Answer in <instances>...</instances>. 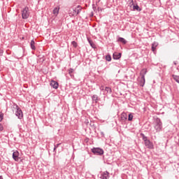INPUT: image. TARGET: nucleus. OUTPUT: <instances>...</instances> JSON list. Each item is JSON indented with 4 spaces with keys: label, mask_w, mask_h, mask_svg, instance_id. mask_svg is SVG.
<instances>
[{
    "label": "nucleus",
    "mask_w": 179,
    "mask_h": 179,
    "mask_svg": "<svg viewBox=\"0 0 179 179\" xmlns=\"http://www.w3.org/2000/svg\"><path fill=\"white\" fill-rule=\"evenodd\" d=\"M71 44L73 45V47H74V48H76V47H78V43L75 41H72Z\"/></svg>",
    "instance_id": "a878e982"
},
{
    "label": "nucleus",
    "mask_w": 179,
    "mask_h": 179,
    "mask_svg": "<svg viewBox=\"0 0 179 179\" xmlns=\"http://www.w3.org/2000/svg\"><path fill=\"white\" fill-rule=\"evenodd\" d=\"M157 45H159V43L157 42H154L152 44V51L153 52H155L156 51V47H157Z\"/></svg>",
    "instance_id": "ddd939ff"
},
{
    "label": "nucleus",
    "mask_w": 179,
    "mask_h": 179,
    "mask_svg": "<svg viewBox=\"0 0 179 179\" xmlns=\"http://www.w3.org/2000/svg\"><path fill=\"white\" fill-rule=\"evenodd\" d=\"M154 128L156 132H161V131L163 129V122H162L160 118L157 117L155 120L154 123Z\"/></svg>",
    "instance_id": "f257e3e1"
},
{
    "label": "nucleus",
    "mask_w": 179,
    "mask_h": 179,
    "mask_svg": "<svg viewBox=\"0 0 179 179\" xmlns=\"http://www.w3.org/2000/svg\"><path fill=\"white\" fill-rule=\"evenodd\" d=\"M35 44H36V43L34 42V40H31V43H30L31 50H36Z\"/></svg>",
    "instance_id": "6ab92c4d"
},
{
    "label": "nucleus",
    "mask_w": 179,
    "mask_h": 179,
    "mask_svg": "<svg viewBox=\"0 0 179 179\" xmlns=\"http://www.w3.org/2000/svg\"><path fill=\"white\" fill-rule=\"evenodd\" d=\"M59 13V8H55L53 10V15H58V13Z\"/></svg>",
    "instance_id": "4be33fe9"
},
{
    "label": "nucleus",
    "mask_w": 179,
    "mask_h": 179,
    "mask_svg": "<svg viewBox=\"0 0 179 179\" xmlns=\"http://www.w3.org/2000/svg\"><path fill=\"white\" fill-rule=\"evenodd\" d=\"M106 60L108 61V62H111V55H106Z\"/></svg>",
    "instance_id": "393cba45"
},
{
    "label": "nucleus",
    "mask_w": 179,
    "mask_h": 179,
    "mask_svg": "<svg viewBox=\"0 0 179 179\" xmlns=\"http://www.w3.org/2000/svg\"><path fill=\"white\" fill-rule=\"evenodd\" d=\"M131 2H130V5H134V0H129Z\"/></svg>",
    "instance_id": "c85d7f7f"
},
{
    "label": "nucleus",
    "mask_w": 179,
    "mask_h": 179,
    "mask_svg": "<svg viewBox=\"0 0 179 179\" xmlns=\"http://www.w3.org/2000/svg\"><path fill=\"white\" fill-rule=\"evenodd\" d=\"M144 143L148 149H153V143H152L150 140H147Z\"/></svg>",
    "instance_id": "1a4fd4ad"
},
{
    "label": "nucleus",
    "mask_w": 179,
    "mask_h": 179,
    "mask_svg": "<svg viewBox=\"0 0 179 179\" xmlns=\"http://www.w3.org/2000/svg\"><path fill=\"white\" fill-rule=\"evenodd\" d=\"M59 145H60L59 143L57 144L56 145H55V148H58V146H59Z\"/></svg>",
    "instance_id": "7c9ffc66"
},
{
    "label": "nucleus",
    "mask_w": 179,
    "mask_h": 179,
    "mask_svg": "<svg viewBox=\"0 0 179 179\" xmlns=\"http://www.w3.org/2000/svg\"><path fill=\"white\" fill-rule=\"evenodd\" d=\"M0 179H3V177H2V176H0Z\"/></svg>",
    "instance_id": "72a5a7b5"
},
{
    "label": "nucleus",
    "mask_w": 179,
    "mask_h": 179,
    "mask_svg": "<svg viewBox=\"0 0 179 179\" xmlns=\"http://www.w3.org/2000/svg\"><path fill=\"white\" fill-rule=\"evenodd\" d=\"M13 108H15V115L19 118L20 120H22L23 118V112L22 111V109L17 106L16 103L13 104Z\"/></svg>",
    "instance_id": "f03ea898"
},
{
    "label": "nucleus",
    "mask_w": 179,
    "mask_h": 179,
    "mask_svg": "<svg viewBox=\"0 0 179 179\" xmlns=\"http://www.w3.org/2000/svg\"><path fill=\"white\" fill-rule=\"evenodd\" d=\"M133 9H134V10H137L138 12H141V10H142V9H141V8H139V6H138V4L133 5Z\"/></svg>",
    "instance_id": "a211bd4d"
},
{
    "label": "nucleus",
    "mask_w": 179,
    "mask_h": 179,
    "mask_svg": "<svg viewBox=\"0 0 179 179\" xmlns=\"http://www.w3.org/2000/svg\"><path fill=\"white\" fill-rule=\"evenodd\" d=\"M105 91L107 92V93H109V94H111V93H113V90L109 87H106Z\"/></svg>",
    "instance_id": "412c9836"
},
{
    "label": "nucleus",
    "mask_w": 179,
    "mask_h": 179,
    "mask_svg": "<svg viewBox=\"0 0 179 179\" xmlns=\"http://www.w3.org/2000/svg\"><path fill=\"white\" fill-rule=\"evenodd\" d=\"M88 43L90 45V46L92 47V48H96V44H94V43H93V41L88 39Z\"/></svg>",
    "instance_id": "aec40b11"
},
{
    "label": "nucleus",
    "mask_w": 179,
    "mask_h": 179,
    "mask_svg": "<svg viewBox=\"0 0 179 179\" xmlns=\"http://www.w3.org/2000/svg\"><path fill=\"white\" fill-rule=\"evenodd\" d=\"M134 120V115L132 113H129L128 116V121H132Z\"/></svg>",
    "instance_id": "b1692460"
},
{
    "label": "nucleus",
    "mask_w": 179,
    "mask_h": 179,
    "mask_svg": "<svg viewBox=\"0 0 179 179\" xmlns=\"http://www.w3.org/2000/svg\"><path fill=\"white\" fill-rule=\"evenodd\" d=\"M69 15L71 17L76 16V7H73V8H69Z\"/></svg>",
    "instance_id": "423d86ee"
},
{
    "label": "nucleus",
    "mask_w": 179,
    "mask_h": 179,
    "mask_svg": "<svg viewBox=\"0 0 179 179\" xmlns=\"http://www.w3.org/2000/svg\"><path fill=\"white\" fill-rule=\"evenodd\" d=\"M150 1H153V0H150Z\"/></svg>",
    "instance_id": "c9c22d12"
},
{
    "label": "nucleus",
    "mask_w": 179,
    "mask_h": 179,
    "mask_svg": "<svg viewBox=\"0 0 179 179\" xmlns=\"http://www.w3.org/2000/svg\"><path fill=\"white\" fill-rule=\"evenodd\" d=\"M117 41H119L120 43H122L123 44H127V40H125V38L122 37H119Z\"/></svg>",
    "instance_id": "2eb2a0df"
},
{
    "label": "nucleus",
    "mask_w": 179,
    "mask_h": 179,
    "mask_svg": "<svg viewBox=\"0 0 179 179\" xmlns=\"http://www.w3.org/2000/svg\"><path fill=\"white\" fill-rule=\"evenodd\" d=\"M76 8V16H78V15H79V13H80V12H82L83 8L80 6H77Z\"/></svg>",
    "instance_id": "f8f14e48"
},
{
    "label": "nucleus",
    "mask_w": 179,
    "mask_h": 179,
    "mask_svg": "<svg viewBox=\"0 0 179 179\" xmlns=\"http://www.w3.org/2000/svg\"><path fill=\"white\" fill-rule=\"evenodd\" d=\"M92 152L96 156H101L102 155H104V150L100 148H94L92 149Z\"/></svg>",
    "instance_id": "7ed1b4c3"
},
{
    "label": "nucleus",
    "mask_w": 179,
    "mask_h": 179,
    "mask_svg": "<svg viewBox=\"0 0 179 179\" xmlns=\"http://www.w3.org/2000/svg\"><path fill=\"white\" fill-rule=\"evenodd\" d=\"M100 90H104V88L103 87H101Z\"/></svg>",
    "instance_id": "473e14b6"
},
{
    "label": "nucleus",
    "mask_w": 179,
    "mask_h": 179,
    "mask_svg": "<svg viewBox=\"0 0 179 179\" xmlns=\"http://www.w3.org/2000/svg\"><path fill=\"white\" fill-rule=\"evenodd\" d=\"M121 119L122 120V121H126V120L128 119V116L127 115V113H122Z\"/></svg>",
    "instance_id": "f3484780"
},
{
    "label": "nucleus",
    "mask_w": 179,
    "mask_h": 179,
    "mask_svg": "<svg viewBox=\"0 0 179 179\" xmlns=\"http://www.w3.org/2000/svg\"><path fill=\"white\" fill-rule=\"evenodd\" d=\"M147 71L146 69H143L141 70V73H140V75L141 76V80L140 82V86H141L142 87H143V86H145V76L146 75L147 73Z\"/></svg>",
    "instance_id": "20e7f679"
},
{
    "label": "nucleus",
    "mask_w": 179,
    "mask_h": 179,
    "mask_svg": "<svg viewBox=\"0 0 179 179\" xmlns=\"http://www.w3.org/2000/svg\"><path fill=\"white\" fill-rule=\"evenodd\" d=\"M13 159L15 161V162H19V159H20L19 157V152L15 151L13 153Z\"/></svg>",
    "instance_id": "9d476101"
},
{
    "label": "nucleus",
    "mask_w": 179,
    "mask_h": 179,
    "mask_svg": "<svg viewBox=\"0 0 179 179\" xmlns=\"http://www.w3.org/2000/svg\"><path fill=\"white\" fill-rule=\"evenodd\" d=\"M68 72H69V74L70 75L71 78H75V76H73V72H75V69H69Z\"/></svg>",
    "instance_id": "4468645a"
},
{
    "label": "nucleus",
    "mask_w": 179,
    "mask_h": 179,
    "mask_svg": "<svg viewBox=\"0 0 179 179\" xmlns=\"http://www.w3.org/2000/svg\"><path fill=\"white\" fill-rule=\"evenodd\" d=\"M122 54L121 52H114L113 55V59H120Z\"/></svg>",
    "instance_id": "9b49d317"
},
{
    "label": "nucleus",
    "mask_w": 179,
    "mask_h": 179,
    "mask_svg": "<svg viewBox=\"0 0 179 179\" xmlns=\"http://www.w3.org/2000/svg\"><path fill=\"white\" fill-rule=\"evenodd\" d=\"M100 178L101 179H108L110 178V173L108 171H104L100 175Z\"/></svg>",
    "instance_id": "0eeeda50"
},
{
    "label": "nucleus",
    "mask_w": 179,
    "mask_h": 179,
    "mask_svg": "<svg viewBox=\"0 0 179 179\" xmlns=\"http://www.w3.org/2000/svg\"><path fill=\"white\" fill-rule=\"evenodd\" d=\"M141 136L142 137V139L144 142H146L148 140V137L145 136L143 133L141 134Z\"/></svg>",
    "instance_id": "5701e85b"
},
{
    "label": "nucleus",
    "mask_w": 179,
    "mask_h": 179,
    "mask_svg": "<svg viewBox=\"0 0 179 179\" xmlns=\"http://www.w3.org/2000/svg\"><path fill=\"white\" fill-rule=\"evenodd\" d=\"M50 86L51 87H53V89H58L59 84H58V82L55 80H51Z\"/></svg>",
    "instance_id": "6e6552de"
},
{
    "label": "nucleus",
    "mask_w": 179,
    "mask_h": 179,
    "mask_svg": "<svg viewBox=\"0 0 179 179\" xmlns=\"http://www.w3.org/2000/svg\"><path fill=\"white\" fill-rule=\"evenodd\" d=\"M56 150H57V147H54L53 152H55Z\"/></svg>",
    "instance_id": "2f4dec72"
},
{
    "label": "nucleus",
    "mask_w": 179,
    "mask_h": 179,
    "mask_svg": "<svg viewBox=\"0 0 179 179\" xmlns=\"http://www.w3.org/2000/svg\"><path fill=\"white\" fill-rule=\"evenodd\" d=\"M101 135L102 136H104V132L101 131Z\"/></svg>",
    "instance_id": "c756f323"
},
{
    "label": "nucleus",
    "mask_w": 179,
    "mask_h": 179,
    "mask_svg": "<svg viewBox=\"0 0 179 179\" xmlns=\"http://www.w3.org/2000/svg\"><path fill=\"white\" fill-rule=\"evenodd\" d=\"M92 101H94L95 103H97V101H99V96H97L96 94H94L92 96Z\"/></svg>",
    "instance_id": "dca6fc26"
},
{
    "label": "nucleus",
    "mask_w": 179,
    "mask_h": 179,
    "mask_svg": "<svg viewBox=\"0 0 179 179\" xmlns=\"http://www.w3.org/2000/svg\"><path fill=\"white\" fill-rule=\"evenodd\" d=\"M0 131H3V125L0 123Z\"/></svg>",
    "instance_id": "cd10ccee"
},
{
    "label": "nucleus",
    "mask_w": 179,
    "mask_h": 179,
    "mask_svg": "<svg viewBox=\"0 0 179 179\" xmlns=\"http://www.w3.org/2000/svg\"><path fill=\"white\" fill-rule=\"evenodd\" d=\"M29 16H30V12H29V7H25L22 10V19H29Z\"/></svg>",
    "instance_id": "39448f33"
},
{
    "label": "nucleus",
    "mask_w": 179,
    "mask_h": 179,
    "mask_svg": "<svg viewBox=\"0 0 179 179\" xmlns=\"http://www.w3.org/2000/svg\"><path fill=\"white\" fill-rule=\"evenodd\" d=\"M3 120V113H0V122Z\"/></svg>",
    "instance_id": "bb28decb"
},
{
    "label": "nucleus",
    "mask_w": 179,
    "mask_h": 179,
    "mask_svg": "<svg viewBox=\"0 0 179 179\" xmlns=\"http://www.w3.org/2000/svg\"><path fill=\"white\" fill-rule=\"evenodd\" d=\"M175 65H176V62H174Z\"/></svg>",
    "instance_id": "f704fd0d"
}]
</instances>
